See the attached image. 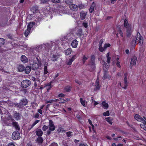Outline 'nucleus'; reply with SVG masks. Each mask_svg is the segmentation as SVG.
<instances>
[{
	"mask_svg": "<svg viewBox=\"0 0 146 146\" xmlns=\"http://www.w3.org/2000/svg\"><path fill=\"white\" fill-rule=\"evenodd\" d=\"M144 125H144L143 124H140V126L141 128L143 129V130H145V129H146V127Z\"/></svg>",
	"mask_w": 146,
	"mask_h": 146,
	"instance_id": "obj_57",
	"label": "nucleus"
},
{
	"mask_svg": "<svg viewBox=\"0 0 146 146\" xmlns=\"http://www.w3.org/2000/svg\"><path fill=\"white\" fill-rule=\"evenodd\" d=\"M110 46V44H106L104 47V48L106 50L107 47H109Z\"/></svg>",
	"mask_w": 146,
	"mask_h": 146,
	"instance_id": "obj_58",
	"label": "nucleus"
},
{
	"mask_svg": "<svg viewBox=\"0 0 146 146\" xmlns=\"http://www.w3.org/2000/svg\"><path fill=\"white\" fill-rule=\"evenodd\" d=\"M31 30V29H30L27 28V30L25 31L24 33V35L26 37H27L28 36V35L30 33Z\"/></svg>",
	"mask_w": 146,
	"mask_h": 146,
	"instance_id": "obj_36",
	"label": "nucleus"
},
{
	"mask_svg": "<svg viewBox=\"0 0 146 146\" xmlns=\"http://www.w3.org/2000/svg\"><path fill=\"white\" fill-rule=\"evenodd\" d=\"M31 67L30 66H28L26 67H25V69L24 70H25V72L26 74H29L31 70Z\"/></svg>",
	"mask_w": 146,
	"mask_h": 146,
	"instance_id": "obj_19",
	"label": "nucleus"
},
{
	"mask_svg": "<svg viewBox=\"0 0 146 146\" xmlns=\"http://www.w3.org/2000/svg\"><path fill=\"white\" fill-rule=\"evenodd\" d=\"M39 121L40 120H36L33 122L32 125H29L28 127V130L29 131L36 124L38 123Z\"/></svg>",
	"mask_w": 146,
	"mask_h": 146,
	"instance_id": "obj_17",
	"label": "nucleus"
},
{
	"mask_svg": "<svg viewBox=\"0 0 146 146\" xmlns=\"http://www.w3.org/2000/svg\"><path fill=\"white\" fill-rule=\"evenodd\" d=\"M72 132L71 131H68L66 133L67 136L68 137H70L72 135Z\"/></svg>",
	"mask_w": 146,
	"mask_h": 146,
	"instance_id": "obj_52",
	"label": "nucleus"
},
{
	"mask_svg": "<svg viewBox=\"0 0 146 146\" xmlns=\"http://www.w3.org/2000/svg\"><path fill=\"white\" fill-rule=\"evenodd\" d=\"M18 70L19 71L22 72L24 71L25 67L22 64L19 65L18 66Z\"/></svg>",
	"mask_w": 146,
	"mask_h": 146,
	"instance_id": "obj_24",
	"label": "nucleus"
},
{
	"mask_svg": "<svg viewBox=\"0 0 146 146\" xmlns=\"http://www.w3.org/2000/svg\"><path fill=\"white\" fill-rule=\"evenodd\" d=\"M128 74L127 73H125L124 74V84H128V82L127 81V76Z\"/></svg>",
	"mask_w": 146,
	"mask_h": 146,
	"instance_id": "obj_34",
	"label": "nucleus"
},
{
	"mask_svg": "<svg viewBox=\"0 0 146 146\" xmlns=\"http://www.w3.org/2000/svg\"><path fill=\"white\" fill-rule=\"evenodd\" d=\"M134 118L138 121L141 122L146 125V117L143 116L142 118L139 115L136 114L134 116Z\"/></svg>",
	"mask_w": 146,
	"mask_h": 146,
	"instance_id": "obj_3",
	"label": "nucleus"
},
{
	"mask_svg": "<svg viewBox=\"0 0 146 146\" xmlns=\"http://www.w3.org/2000/svg\"><path fill=\"white\" fill-rule=\"evenodd\" d=\"M103 115L105 116H108L110 115L109 111H107L106 112H104L103 113Z\"/></svg>",
	"mask_w": 146,
	"mask_h": 146,
	"instance_id": "obj_50",
	"label": "nucleus"
},
{
	"mask_svg": "<svg viewBox=\"0 0 146 146\" xmlns=\"http://www.w3.org/2000/svg\"><path fill=\"white\" fill-rule=\"evenodd\" d=\"M88 122H89V124L91 125L92 127V129L93 130V131H94V132L95 133H96V131L94 129V125L92 124V121H91V120L90 119H89L88 120Z\"/></svg>",
	"mask_w": 146,
	"mask_h": 146,
	"instance_id": "obj_44",
	"label": "nucleus"
},
{
	"mask_svg": "<svg viewBox=\"0 0 146 146\" xmlns=\"http://www.w3.org/2000/svg\"><path fill=\"white\" fill-rule=\"evenodd\" d=\"M102 106L104 107V108L107 109L108 107V105L105 101H103L102 103Z\"/></svg>",
	"mask_w": 146,
	"mask_h": 146,
	"instance_id": "obj_35",
	"label": "nucleus"
},
{
	"mask_svg": "<svg viewBox=\"0 0 146 146\" xmlns=\"http://www.w3.org/2000/svg\"><path fill=\"white\" fill-rule=\"evenodd\" d=\"M49 1V0H40V3L42 4H46Z\"/></svg>",
	"mask_w": 146,
	"mask_h": 146,
	"instance_id": "obj_46",
	"label": "nucleus"
},
{
	"mask_svg": "<svg viewBox=\"0 0 146 146\" xmlns=\"http://www.w3.org/2000/svg\"><path fill=\"white\" fill-rule=\"evenodd\" d=\"M70 100V99L68 98H66L65 99H63L62 98L59 99V103H62L66 102Z\"/></svg>",
	"mask_w": 146,
	"mask_h": 146,
	"instance_id": "obj_28",
	"label": "nucleus"
},
{
	"mask_svg": "<svg viewBox=\"0 0 146 146\" xmlns=\"http://www.w3.org/2000/svg\"><path fill=\"white\" fill-rule=\"evenodd\" d=\"M36 135L38 137H41L43 134V132L41 129H37L36 131Z\"/></svg>",
	"mask_w": 146,
	"mask_h": 146,
	"instance_id": "obj_16",
	"label": "nucleus"
},
{
	"mask_svg": "<svg viewBox=\"0 0 146 146\" xmlns=\"http://www.w3.org/2000/svg\"><path fill=\"white\" fill-rule=\"evenodd\" d=\"M72 52V50L70 48H68L65 51V54L67 56L70 55Z\"/></svg>",
	"mask_w": 146,
	"mask_h": 146,
	"instance_id": "obj_26",
	"label": "nucleus"
},
{
	"mask_svg": "<svg viewBox=\"0 0 146 146\" xmlns=\"http://www.w3.org/2000/svg\"><path fill=\"white\" fill-rule=\"evenodd\" d=\"M52 82H50L45 84V87H48V88L47 89L48 91L52 87V86L51 85V84Z\"/></svg>",
	"mask_w": 146,
	"mask_h": 146,
	"instance_id": "obj_33",
	"label": "nucleus"
},
{
	"mask_svg": "<svg viewBox=\"0 0 146 146\" xmlns=\"http://www.w3.org/2000/svg\"><path fill=\"white\" fill-rule=\"evenodd\" d=\"M109 56V52L106 55V57L107 58V62H110V60L111 59V58Z\"/></svg>",
	"mask_w": 146,
	"mask_h": 146,
	"instance_id": "obj_43",
	"label": "nucleus"
},
{
	"mask_svg": "<svg viewBox=\"0 0 146 146\" xmlns=\"http://www.w3.org/2000/svg\"><path fill=\"white\" fill-rule=\"evenodd\" d=\"M95 86L96 88L94 89L95 90H100V86H99V81L98 78L97 79L96 82Z\"/></svg>",
	"mask_w": 146,
	"mask_h": 146,
	"instance_id": "obj_14",
	"label": "nucleus"
},
{
	"mask_svg": "<svg viewBox=\"0 0 146 146\" xmlns=\"http://www.w3.org/2000/svg\"><path fill=\"white\" fill-rule=\"evenodd\" d=\"M78 37H80L82 35V30L81 29H79L76 33Z\"/></svg>",
	"mask_w": 146,
	"mask_h": 146,
	"instance_id": "obj_29",
	"label": "nucleus"
},
{
	"mask_svg": "<svg viewBox=\"0 0 146 146\" xmlns=\"http://www.w3.org/2000/svg\"><path fill=\"white\" fill-rule=\"evenodd\" d=\"M49 129L51 131H54L55 129V127L53 121L51 120H49Z\"/></svg>",
	"mask_w": 146,
	"mask_h": 146,
	"instance_id": "obj_8",
	"label": "nucleus"
},
{
	"mask_svg": "<svg viewBox=\"0 0 146 146\" xmlns=\"http://www.w3.org/2000/svg\"><path fill=\"white\" fill-rule=\"evenodd\" d=\"M107 62L106 63L104 62V64H103V66L104 67H105L106 69H107L108 68H109V64L110 62L108 63Z\"/></svg>",
	"mask_w": 146,
	"mask_h": 146,
	"instance_id": "obj_40",
	"label": "nucleus"
},
{
	"mask_svg": "<svg viewBox=\"0 0 146 146\" xmlns=\"http://www.w3.org/2000/svg\"><path fill=\"white\" fill-rule=\"evenodd\" d=\"M106 120L111 125L112 122H111L112 120L111 118L110 117H108L106 118Z\"/></svg>",
	"mask_w": 146,
	"mask_h": 146,
	"instance_id": "obj_37",
	"label": "nucleus"
},
{
	"mask_svg": "<svg viewBox=\"0 0 146 146\" xmlns=\"http://www.w3.org/2000/svg\"><path fill=\"white\" fill-rule=\"evenodd\" d=\"M76 58V55H74L71 58L69 59L67 62L66 64L68 65H70L71 64L72 62Z\"/></svg>",
	"mask_w": 146,
	"mask_h": 146,
	"instance_id": "obj_9",
	"label": "nucleus"
},
{
	"mask_svg": "<svg viewBox=\"0 0 146 146\" xmlns=\"http://www.w3.org/2000/svg\"><path fill=\"white\" fill-rule=\"evenodd\" d=\"M99 49L101 52H103L105 50L104 48H104H103L102 47V46H99Z\"/></svg>",
	"mask_w": 146,
	"mask_h": 146,
	"instance_id": "obj_56",
	"label": "nucleus"
},
{
	"mask_svg": "<svg viewBox=\"0 0 146 146\" xmlns=\"http://www.w3.org/2000/svg\"><path fill=\"white\" fill-rule=\"evenodd\" d=\"M35 24V23L34 22H30L27 25V28L30 29H31V28L33 27V26Z\"/></svg>",
	"mask_w": 146,
	"mask_h": 146,
	"instance_id": "obj_32",
	"label": "nucleus"
},
{
	"mask_svg": "<svg viewBox=\"0 0 146 146\" xmlns=\"http://www.w3.org/2000/svg\"><path fill=\"white\" fill-rule=\"evenodd\" d=\"M137 60V57L135 56H133L131 58L130 63V68H131L132 66L135 65L136 64Z\"/></svg>",
	"mask_w": 146,
	"mask_h": 146,
	"instance_id": "obj_6",
	"label": "nucleus"
},
{
	"mask_svg": "<svg viewBox=\"0 0 146 146\" xmlns=\"http://www.w3.org/2000/svg\"><path fill=\"white\" fill-rule=\"evenodd\" d=\"M86 15V13L84 11H82L80 12V16L81 19L82 20L84 19Z\"/></svg>",
	"mask_w": 146,
	"mask_h": 146,
	"instance_id": "obj_21",
	"label": "nucleus"
},
{
	"mask_svg": "<svg viewBox=\"0 0 146 146\" xmlns=\"http://www.w3.org/2000/svg\"><path fill=\"white\" fill-rule=\"evenodd\" d=\"M28 103V101L26 98H23L21 100L19 103H14L13 105L19 109L22 108L23 107L26 105Z\"/></svg>",
	"mask_w": 146,
	"mask_h": 146,
	"instance_id": "obj_2",
	"label": "nucleus"
},
{
	"mask_svg": "<svg viewBox=\"0 0 146 146\" xmlns=\"http://www.w3.org/2000/svg\"><path fill=\"white\" fill-rule=\"evenodd\" d=\"M8 120L11 121L12 122L15 121L14 119L12 118L11 115H10L9 116L8 118Z\"/></svg>",
	"mask_w": 146,
	"mask_h": 146,
	"instance_id": "obj_55",
	"label": "nucleus"
},
{
	"mask_svg": "<svg viewBox=\"0 0 146 146\" xmlns=\"http://www.w3.org/2000/svg\"><path fill=\"white\" fill-rule=\"evenodd\" d=\"M95 62L90 61L88 65L90 67L92 70H94L95 69Z\"/></svg>",
	"mask_w": 146,
	"mask_h": 146,
	"instance_id": "obj_12",
	"label": "nucleus"
},
{
	"mask_svg": "<svg viewBox=\"0 0 146 146\" xmlns=\"http://www.w3.org/2000/svg\"><path fill=\"white\" fill-rule=\"evenodd\" d=\"M70 8L72 10L74 11H76L78 10V7L75 4H72L70 5Z\"/></svg>",
	"mask_w": 146,
	"mask_h": 146,
	"instance_id": "obj_11",
	"label": "nucleus"
},
{
	"mask_svg": "<svg viewBox=\"0 0 146 146\" xmlns=\"http://www.w3.org/2000/svg\"><path fill=\"white\" fill-rule=\"evenodd\" d=\"M51 1L54 3H59L60 2V0H51Z\"/></svg>",
	"mask_w": 146,
	"mask_h": 146,
	"instance_id": "obj_54",
	"label": "nucleus"
},
{
	"mask_svg": "<svg viewBox=\"0 0 146 146\" xmlns=\"http://www.w3.org/2000/svg\"><path fill=\"white\" fill-rule=\"evenodd\" d=\"M42 47H44V48H45L47 50H49L51 48V46L48 43L46 44H43L42 45Z\"/></svg>",
	"mask_w": 146,
	"mask_h": 146,
	"instance_id": "obj_25",
	"label": "nucleus"
},
{
	"mask_svg": "<svg viewBox=\"0 0 146 146\" xmlns=\"http://www.w3.org/2000/svg\"><path fill=\"white\" fill-rule=\"evenodd\" d=\"M50 57L51 61L54 62L58 60L59 56L56 54H52L50 55Z\"/></svg>",
	"mask_w": 146,
	"mask_h": 146,
	"instance_id": "obj_7",
	"label": "nucleus"
},
{
	"mask_svg": "<svg viewBox=\"0 0 146 146\" xmlns=\"http://www.w3.org/2000/svg\"><path fill=\"white\" fill-rule=\"evenodd\" d=\"M117 28L118 33L122 37H123V34L120 29V27H118Z\"/></svg>",
	"mask_w": 146,
	"mask_h": 146,
	"instance_id": "obj_31",
	"label": "nucleus"
},
{
	"mask_svg": "<svg viewBox=\"0 0 146 146\" xmlns=\"http://www.w3.org/2000/svg\"><path fill=\"white\" fill-rule=\"evenodd\" d=\"M21 115L19 113H16L13 115V117L17 120H19L21 119Z\"/></svg>",
	"mask_w": 146,
	"mask_h": 146,
	"instance_id": "obj_13",
	"label": "nucleus"
},
{
	"mask_svg": "<svg viewBox=\"0 0 146 146\" xmlns=\"http://www.w3.org/2000/svg\"><path fill=\"white\" fill-rule=\"evenodd\" d=\"M58 132H63L66 131L64 129L61 127H59L58 129Z\"/></svg>",
	"mask_w": 146,
	"mask_h": 146,
	"instance_id": "obj_48",
	"label": "nucleus"
},
{
	"mask_svg": "<svg viewBox=\"0 0 146 146\" xmlns=\"http://www.w3.org/2000/svg\"><path fill=\"white\" fill-rule=\"evenodd\" d=\"M12 125L15 127L16 129L18 130H20V127L17 122L14 121L12 122Z\"/></svg>",
	"mask_w": 146,
	"mask_h": 146,
	"instance_id": "obj_15",
	"label": "nucleus"
},
{
	"mask_svg": "<svg viewBox=\"0 0 146 146\" xmlns=\"http://www.w3.org/2000/svg\"><path fill=\"white\" fill-rule=\"evenodd\" d=\"M48 128V126L44 125L42 128V129L44 131H45Z\"/></svg>",
	"mask_w": 146,
	"mask_h": 146,
	"instance_id": "obj_53",
	"label": "nucleus"
},
{
	"mask_svg": "<svg viewBox=\"0 0 146 146\" xmlns=\"http://www.w3.org/2000/svg\"><path fill=\"white\" fill-rule=\"evenodd\" d=\"M47 66H45L44 68V74H46L48 72L47 70Z\"/></svg>",
	"mask_w": 146,
	"mask_h": 146,
	"instance_id": "obj_51",
	"label": "nucleus"
},
{
	"mask_svg": "<svg viewBox=\"0 0 146 146\" xmlns=\"http://www.w3.org/2000/svg\"><path fill=\"white\" fill-rule=\"evenodd\" d=\"M5 40L3 38H0V47L3 45L5 43Z\"/></svg>",
	"mask_w": 146,
	"mask_h": 146,
	"instance_id": "obj_41",
	"label": "nucleus"
},
{
	"mask_svg": "<svg viewBox=\"0 0 146 146\" xmlns=\"http://www.w3.org/2000/svg\"><path fill=\"white\" fill-rule=\"evenodd\" d=\"M12 137L14 140L19 139L21 137L19 132L17 131H14L12 133Z\"/></svg>",
	"mask_w": 146,
	"mask_h": 146,
	"instance_id": "obj_5",
	"label": "nucleus"
},
{
	"mask_svg": "<svg viewBox=\"0 0 146 146\" xmlns=\"http://www.w3.org/2000/svg\"><path fill=\"white\" fill-rule=\"evenodd\" d=\"M124 27L127 29L128 27H131L130 25H129L127 20L126 19H125L124 22Z\"/></svg>",
	"mask_w": 146,
	"mask_h": 146,
	"instance_id": "obj_27",
	"label": "nucleus"
},
{
	"mask_svg": "<svg viewBox=\"0 0 146 146\" xmlns=\"http://www.w3.org/2000/svg\"><path fill=\"white\" fill-rule=\"evenodd\" d=\"M80 101L82 105L84 107L86 106L85 105L86 102L85 100H84L82 98H80Z\"/></svg>",
	"mask_w": 146,
	"mask_h": 146,
	"instance_id": "obj_38",
	"label": "nucleus"
},
{
	"mask_svg": "<svg viewBox=\"0 0 146 146\" xmlns=\"http://www.w3.org/2000/svg\"><path fill=\"white\" fill-rule=\"evenodd\" d=\"M88 59V58L86 57V56L84 55L82 57V61L83 64H84L86 60Z\"/></svg>",
	"mask_w": 146,
	"mask_h": 146,
	"instance_id": "obj_39",
	"label": "nucleus"
},
{
	"mask_svg": "<svg viewBox=\"0 0 146 146\" xmlns=\"http://www.w3.org/2000/svg\"><path fill=\"white\" fill-rule=\"evenodd\" d=\"M31 84V82L30 80H25L22 81L21 83V86L23 88H26Z\"/></svg>",
	"mask_w": 146,
	"mask_h": 146,
	"instance_id": "obj_4",
	"label": "nucleus"
},
{
	"mask_svg": "<svg viewBox=\"0 0 146 146\" xmlns=\"http://www.w3.org/2000/svg\"><path fill=\"white\" fill-rule=\"evenodd\" d=\"M96 4L94 2H93L91 4L90 8L89 11L90 12L92 13L94 11V8L96 7Z\"/></svg>",
	"mask_w": 146,
	"mask_h": 146,
	"instance_id": "obj_23",
	"label": "nucleus"
},
{
	"mask_svg": "<svg viewBox=\"0 0 146 146\" xmlns=\"http://www.w3.org/2000/svg\"><path fill=\"white\" fill-rule=\"evenodd\" d=\"M65 3L69 5H70L72 4V0H66Z\"/></svg>",
	"mask_w": 146,
	"mask_h": 146,
	"instance_id": "obj_45",
	"label": "nucleus"
},
{
	"mask_svg": "<svg viewBox=\"0 0 146 146\" xmlns=\"http://www.w3.org/2000/svg\"><path fill=\"white\" fill-rule=\"evenodd\" d=\"M21 60L24 63L28 62V59L26 56L25 55H22L21 58Z\"/></svg>",
	"mask_w": 146,
	"mask_h": 146,
	"instance_id": "obj_22",
	"label": "nucleus"
},
{
	"mask_svg": "<svg viewBox=\"0 0 146 146\" xmlns=\"http://www.w3.org/2000/svg\"><path fill=\"white\" fill-rule=\"evenodd\" d=\"M75 82L79 85H81L82 84V82L78 80L77 79H76L75 80Z\"/></svg>",
	"mask_w": 146,
	"mask_h": 146,
	"instance_id": "obj_60",
	"label": "nucleus"
},
{
	"mask_svg": "<svg viewBox=\"0 0 146 146\" xmlns=\"http://www.w3.org/2000/svg\"><path fill=\"white\" fill-rule=\"evenodd\" d=\"M110 75L108 74V72L106 70L105 71L104 76L102 77V79L103 80H105L106 79H110Z\"/></svg>",
	"mask_w": 146,
	"mask_h": 146,
	"instance_id": "obj_18",
	"label": "nucleus"
},
{
	"mask_svg": "<svg viewBox=\"0 0 146 146\" xmlns=\"http://www.w3.org/2000/svg\"><path fill=\"white\" fill-rule=\"evenodd\" d=\"M78 42L75 39L73 40L71 43V45L72 47L76 48L78 44Z\"/></svg>",
	"mask_w": 146,
	"mask_h": 146,
	"instance_id": "obj_20",
	"label": "nucleus"
},
{
	"mask_svg": "<svg viewBox=\"0 0 146 146\" xmlns=\"http://www.w3.org/2000/svg\"><path fill=\"white\" fill-rule=\"evenodd\" d=\"M82 25L85 28H87L88 27L87 23L84 22L82 23Z\"/></svg>",
	"mask_w": 146,
	"mask_h": 146,
	"instance_id": "obj_59",
	"label": "nucleus"
},
{
	"mask_svg": "<svg viewBox=\"0 0 146 146\" xmlns=\"http://www.w3.org/2000/svg\"><path fill=\"white\" fill-rule=\"evenodd\" d=\"M65 95L63 94H60L58 95V97L60 98L63 97L65 96Z\"/></svg>",
	"mask_w": 146,
	"mask_h": 146,
	"instance_id": "obj_63",
	"label": "nucleus"
},
{
	"mask_svg": "<svg viewBox=\"0 0 146 146\" xmlns=\"http://www.w3.org/2000/svg\"><path fill=\"white\" fill-rule=\"evenodd\" d=\"M65 90L66 92H69L70 90V86H67L65 88Z\"/></svg>",
	"mask_w": 146,
	"mask_h": 146,
	"instance_id": "obj_49",
	"label": "nucleus"
},
{
	"mask_svg": "<svg viewBox=\"0 0 146 146\" xmlns=\"http://www.w3.org/2000/svg\"><path fill=\"white\" fill-rule=\"evenodd\" d=\"M54 102V101L53 100H49L47 101L46 102V104H48L49 103H51Z\"/></svg>",
	"mask_w": 146,
	"mask_h": 146,
	"instance_id": "obj_61",
	"label": "nucleus"
},
{
	"mask_svg": "<svg viewBox=\"0 0 146 146\" xmlns=\"http://www.w3.org/2000/svg\"><path fill=\"white\" fill-rule=\"evenodd\" d=\"M126 36L127 37H130L132 33V31L131 29V27H128L126 29Z\"/></svg>",
	"mask_w": 146,
	"mask_h": 146,
	"instance_id": "obj_10",
	"label": "nucleus"
},
{
	"mask_svg": "<svg viewBox=\"0 0 146 146\" xmlns=\"http://www.w3.org/2000/svg\"><path fill=\"white\" fill-rule=\"evenodd\" d=\"M43 139L41 137H38L37 139L36 140V141L39 144H41L43 142Z\"/></svg>",
	"mask_w": 146,
	"mask_h": 146,
	"instance_id": "obj_30",
	"label": "nucleus"
},
{
	"mask_svg": "<svg viewBox=\"0 0 146 146\" xmlns=\"http://www.w3.org/2000/svg\"><path fill=\"white\" fill-rule=\"evenodd\" d=\"M8 146H15L14 143L12 142L9 143L8 145Z\"/></svg>",
	"mask_w": 146,
	"mask_h": 146,
	"instance_id": "obj_64",
	"label": "nucleus"
},
{
	"mask_svg": "<svg viewBox=\"0 0 146 146\" xmlns=\"http://www.w3.org/2000/svg\"><path fill=\"white\" fill-rule=\"evenodd\" d=\"M61 12L63 14H68L69 13V9H66L65 10H61Z\"/></svg>",
	"mask_w": 146,
	"mask_h": 146,
	"instance_id": "obj_42",
	"label": "nucleus"
},
{
	"mask_svg": "<svg viewBox=\"0 0 146 146\" xmlns=\"http://www.w3.org/2000/svg\"><path fill=\"white\" fill-rule=\"evenodd\" d=\"M95 56L94 55H92L91 57L90 61L95 62Z\"/></svg>",
	"mask_w": 146,
	"mask_h": 146,
	"instance_id": "obj_47",
	"label": "nucleus"
},
{
	"mask_svg": "<svg viewBox=\"0 0 146 146\" xmlns=\"http://www.w3.org/2000/svg\"><path fill=\"white\" fill-rule=\"evenodd\" d=\"M39 116V114L38 113H37L34 115V117L35 118H36L38 117Z\"/></svg>",
	"mask_w": 146,
	"mask_h": 146,
	"instance_id": "obj_62",
	"label": "nucleus"
},
{
	"mask_svg": "<svg viewBox=\"0 0 146 146\" xmlns=\"http://www.w3.org/2000/svg\"><path fill=\"white\" fill-rule=\"evenodd\" d=\"M137 37L136 36H132L130 38V43L132 46H134L138 42L140 45H142L143 44V37L141 36L139 33H137Z\"/></svg>",
	"mask_w": 146,
	"mask_h": 146,
	"instance_id": "obj_1",
	"label": "nucleus"
}]
</instances>
